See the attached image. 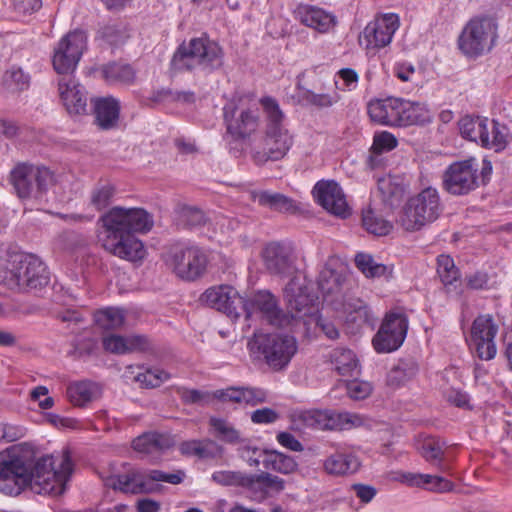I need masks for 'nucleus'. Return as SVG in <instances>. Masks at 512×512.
I'll return each instance as SVG.
<instances>
[{"label": "nucleus", "mask_w": 512, "mask_h": 512, "mask_svg": "<svg viewBox=\"0 0 512 512\" xmlns=\"http://www.w3.org/2000/svg\"><path fill=\"white\" fill-rule=\"evenodd\" d=\"M393 479L412 487L429 486L432 490L438 492L451 491L454 486L451 481L441 476L430 474L401 472L398 473L397 476H395Z\"/></svg>", "instance_id": "obj_30"}, {"label": "nucleus", "mask_w": 512, "mask_h": 512, "mask_svg": "<svg viewBox=\"0 0 512 512\" xmlns=\"http://www.w3.org/2000/svg\"><path fill=\"white\" fill-rule=\"evenodd\" d=\"M223 118L227 134L235 140L249 137L259 126V115L256 110L243 109L238 111L233 103L224 106Z\"/></svg>", "instance_id": "obj_17"}, {"label": "nucleus", "mask_w": 512, "mask_h": 512, "mask_svg": "<svg viewBox=\"0 0 512 512\" xmlns=\"http://www.w3.org/2000/svg\"><path fill=\"white\" fill-rule=\"evenodd\" d=\"M499 326L490 314L478 315L471 326V342L479 359L489 361L495 358V338Z\"/></svg>", "instance_id": "obj_16"}, {"label": "nucleus", "mask_w": 512, "mask_h": 512, "mask_svg": "<svg viewBox=\"0 0 512 512\" xmlns=\"http://www.w3.org/2000/svg\"><path fill=\"white\" fill-rule=\"evenodd\" d=\"M418 366L414 361H401L387 374V385L398 388L416 376Z\"/></svg>", "instance_id": "obj_43"}, {"label": "nucleus", "mask_w": 512, "mask_h": 512, "mask_svg": "<svg viewBox=\"0 0 512 512\" xmlns=\"http://www.w3.org/2000/svg\"><path fill=\"white\" fill-rule=\"evenodd\" d=\"M290 321L312 316L318 311L317 297L302 286L296 278H292L284 289Z\"/></svg>", "instance_id": "obj_18"}, {"label": "nucleus", "mask_w": 512, "mask_h": 512, "mask_svg": "<svg viewBox=\"0 0 512 512\" xmlns=\"http://www.w3.org/2000/svg\"><path fill=\"white\" fill-rule=\"evenodd\" d=\"M176 393L180 397L181 401L188 405H204L210 401L211 396L213 397V393L210 394L207 391L189 389L186 387H178L176 389Z\"/></svg>", "instance_id": "obj_58"}, {"label": "nucleus", "mask_w": 512, "mask_h": 512, "mask_svg": "<svg viewBox=\"0 0 512 512\" xmlns=\"http://www.w3.org/2000/svg\"><path fill=\"white\" fill-rule=\"evenodd\" d=\"M251 197L262 207L278 212H294L297 209L295 201L281 193L270 191H253Z\"/></svg>", "instance_id": "obj_35"}, {"label": "nucleus", "mask_w": 512, "mask_h": 512, "mask_svg": "<svg viewBox=\"0 0 512 512\" xmlns=\"http://www.w3.org/2000/svg\"><path fill=\"white\" fill-rule=\"evenodd\" d=\"M242 472L236 471H215L212 474V480L223 486H240L243 481Z\"/></svg>", "instance_id": "obj_59"}, {"label": "nucleus", "mask_w": 512, "mask_h": 512, "mask_svg": "<svg viewBox=\"0 0 512 512\" xmlns=\"http://www.w3.org/2000/svg\"><path fill=\"white\" fill-rule=\"evenodd\" d=\"M211 433L220 441L235 445L241 443V433L228 420L216 416L209 418Z\"/></svg>", "instance_id": "obj_41"}, {"label": "nucleus", "mask_w": 512, "mask_h": 512, "mask_svg": "<svg viewBox=\"0 0 512 512\" xmlns=\"http://www.w3.org/2000/svg\"><path fill=\"white\" fill-rule=\"evenodd\" d=\"M202 300L211 308L225 313L232 318L241 315L243 297L230 285H220L207 289Z\"/></svg>", "instance_id": "obj_21"}, {"label": "nucleus", "mask_w": 512, "mask_h": 512, "mask_svg": "<svg viewBox=\"0 0 512 512\" xmlns=\"http://www.w3.org/2000/svg\"><path fill=\"white\" fill-rule=\"evenodd\" d=\"M184 477L185 474L183 471H177L175 473H166L156 469L149 470L146 473L131 471L113 477L111 479V485L114 489H119L124 493L142 494L153 491L150 481L167 482L177 485L183 481Z\"/></svg>", "instance_id": "obj_12"}, {"label": "nucleus", "mask_w": 512, "mask_h": 512, "mask_svg": "<svg viewBox=\"0 0 512 512\" xmlns=\"http://www.w3.org/2000/svg\"><path fill=\"white\" fill-rule=\"evenodd\" d=\"M164 259L173 273L185 281H195L202 277L208 264L203 249L189 243L171 245Z\"/></svg>", "instance_id": "obj_10"}, {"label": "nucleus", "mask_w": 512, "mask_h": 512, "mask_svg": "<svg viewBox=\"0 0 512 512\" xmlns=\"http://www.w3.org/2000/svg\"><path fill=\"white\" fill-rule=\"evenodd\" d=\"M115 194V187L110 183L97 185L91 193V204L98 211L110 205Z\"/></svg>", "instance_id": "obj_55"}, {"label": "nucleus", "mask_w": 512, "mask_h": 512, "mask_svg": "<svg viewBox=\"0 0 512 512\" xmlns=\"http://www.w3.org/2000/svg\"><path fill=\"white\" fill-rule=\"evenodd\" d=\"M508 129L497 121L491 122V132L487 128L485 137L482 139V146L485 148H494L496 151L502 150L507 144Z\"/></svg>", "instance_id": "obj_50"}, {"label": "nucleus", "mask_w": 512, "mask_h": 512, "mask_svg": "<svg viewBox=\"0 0 512 512\" xmlns=\"http://www.w3.org/2000/svg\"><path fill=\"white\" fill-rule=\"evenodd\" d=\"M408 330V318L403 312L391 311L385 318L372 339L378 353H390L397 350L404 342Z\"/></svg>", "instance_id": "obj_14"}, {"label": "nucleus", "mask_w": 512, "mask_h": 512, "mask_svg": "<svg viewBox=\"0 0 512 512\" xmlns=\"http://www.w3.org/2000/svg\"><path fill=\"white\" fill-rule=\"evenodd\" d=\"M224 64V51L218 42L207 36L195 37L181 43L170 61L174 72H191L197 68L212 73Z\"/></svg>", "instance_id": "obj_5"}, {"label": "nucleus", "mask_w": 512, "mask_h": 512, "mask_svg": "<svg viewBox=\"0 0 512 512\" xmlns=\"http://www.w3.org/2000/svg\"><path fill=\"white\" fill-rule=\"evenodd\" d=\"M441 211L437 189L427 187L407 201L400 216V224L406 231H417L434 222Z\"/></svg>", "instance_id": "obj_9"}, {"label": "nucleus", "mask_w": 512, "mask_h": 512, "mask_svg": "<svg viewBox=\"0 0 512 512\" xmlns=\"http://www.w3.org/2000/svg\"><path fill=\"white\" fill-rule=\"evenodd\" d=\"M103 347L114 354H126L134 351H145L149 348V341L142 335H109L103 338Z\"/></svg>", "instance_id": "obj_28"}, {"label": "nucleus", "mask_w": 512, "mask_h": 512, "mask_svg": "<svg viewBox=\"0 0 512 512\" xmlns=\"http://www.w3.org/2000/svg\"><path fill=\"white\" fill-rule=\"evenodd\" d=\"M251 355L262 359L273 371L284 370L298 350L296 338L283 333L255 332L247 343Z\"/></svg>", "instance_id": "obj_7"}, {"label": "nucleus", "mask_w": 512, "mask_h": 512, "mask_svg": "<svg viewBox=\"0 0 512 512\" xmlns=\"http://www.w3.org/2000/svg\"><path fill=\"white\" fill-rule=\"evenodd\" d=\"M31 77L20 67H11L3 75V85L10 92H22L30 87Z\"/></svg>", "instance_id": "obj_48"}, {"label": "nucleus", "mask_w": 512, "mask_h": 512, "mask_svg": "<svg viewBox=\"0 0 512 512\" xmlns=\"http://www.w3.org/2000/svg\"><path fill=\"white\" fill-rule=\"evenodd\" d=\"M295 19L319 33H327L337 24L336 16L326 10L308 4H300L294 10Z\"/></svg>", "instance_id": "obj_25"}, {"label": "nucleus", "mask_w": 512, "mask_h": 512, "mask_svg": "<svg viewBox=\"0 0 512 512\" xmlns=\"http://www.w3.org/2000/svg\"><path fill=\"white\" fill-rule=\"evenodd\" d=\"M331 363L337 373L344 377H356L359 372V362L354 352L350 349L337 347L330 353Z\"/></svg>", "instance_id": "obj_34"}, {"label": "nucleus", "mask_w": 512, "mask_h": 512, "mask_svg": "<svg viewBox=\"0 0 512 512\" xmlns=\"http://www.w3.org/2000/svg\"><path fill=\"white\" fill-rule=\"evenodd\" d=\"M100 221L101 241L106 251L130 262H141L145 258V246L136 233H147L153 227V218L146 210L115 206L103 214Z\"/></svg>", "instance_id": "obj_2"}, {"label": "nucleus", "mask_w": 512, "mask_h": 512, "mask_svg": "<svg viewBox=\"0 0 512 512\" xmlns=\"http://www.w3.org/2000/svg\"><path fill=\"white\" fill-rule=\"evenodd\" d=\"M356 267L368 278L381 276L391 277L392 267L378 263L367 253H358L355 256Z\"/></svg>", "instance_id": "obj_44"}, {"label": "nucleus", "mask_w": 512, "mask_h": 512, "mask_svg": "<svg viewBox=\"0 0 512 512\" xmlns=\"http://www.w3.org/2000/svg\"><path fill=\"white\" fill-rule=\"evenodd\" d=\"M437 274L447 292L452 291L454 284L460 280V271L451 256L441 254L437 257Z\"/></svg>", "instance_id": "obj_42"}, {"label": "nucleus", "mask_w": 512, "mask_h": 512, "mask_svg": "<svg viewBox=\"0 0 512 512\" xmlns=\"http://www.w3.org/2000/svg\"><path fill=\"white\" fill-rule=\"evenodd\" d=\"M170 378L169 374L159 368L146 369L135 376V381L144 388H156Z\"/></svg>", "instance_id": "obj_56"}, {"label": "nucleus", "mask_w": 512, "mask_h": 512, "mask_svg": "<svg viewBox=\"0 0 512 512\" xmlns=\"http://www.w3.org/2000/svg\"><path fill=\"white\" fill-rule=\"evenodd\" d=\"M458 125L463 138L482 145V139L488 127L487 118L466 115L460 119Z\"/></svg>", "instance_id": "obj_40"}, {"label": "nucleus", "mask_w": 512, "mask_h": 512, "mask_svg": "<svg viewBox=\"0 0 512 512\" xmlns=\"http://www.w3.org/2000/svg\"><path fill=\"white\" fill-rule=\"evenodd\" d=\"M95 124L107 131L117 127L120 118V102L113 96L97 97L91 100Z\"/></svg>", "instance_id": "obj_26"}, {"label": "nucleus", "mask_w": 512, "mask_h": 512, "mask_svg": "<svg viewBox=\"0 0 512 512\" xmlns=\"http://www.w3.org/2000/svg\"><path fill=\"white\" fill-rule=\"evenodd\" d=\"M64 456L55 469L53 455L33 462L29 445L19 444L0 452V493L18 496L30 488L37 494L60 496L64 492Z\"/></svg>", "instance_id": "obj_1"}, {"label": "nucleus", "mask_w": 512, "mask_h": 512, "mask_svg": "<svg viewBox=\"0 0 512 512\" xmlns=\"http://www.w3.org/2000/svg\"><path fill=\"white\" fill-rule=\"evenodd\" d=\"M402 98L389 96L371 99L367 113L372 122L388 127H401Z\"/></svg>", "instance_id": "obj_23"}, {"label": "nucleus", "mask_w": 512, "mask_h": 512, "mask_svg": "<svg viewBox=\"0 0 512 512\" xmlns=\"http://www.w3.org/2000/svg\"><path fill=\"white\" fill-rule=\"evenodd\" d=\"M362 225L371 234L377 236L387 235L392 229L389 221L377 215L372 209L368 208L362 213Z\"/></svg>", "instance_id": "obj_51"}, {"label": "nucleus", "mask_w": 512, "mask_h": 512, "mask_svg": "<svg viewBox=\"0 0 512 512\" xmlns=\"http://www.w3.org/2000/svg\"><path fill=\"white\" fill-rule=\"evenodd\" d=\"M262 462L266 469H271L282 474H290L297 468V463L293 457L279 452L265 453Z\"/></svg>", "instance_id": "obj_47"}, {"label": "nucleus", "mask_w": 512, "mask_h": 512, "mask_svg": "<svg viewBox=\"0 0 512 512\" xmlns=\"http://www.w3.org/2000/svg\"><path fill=\"white\" fill-rule=\"evenodd\" d=\"M421 454L433 465H436L441 471L446 472L448 466L443 463L444 442L439 439H428L421 447Z\"/></svg>", "instance_id": "obj_49"}, {"label": "nucleus", "mask_w": 512, "mask_h": 512, "mask_svg": "<svg viewBox=\"0 0 512 512\" xmlns=\"http://www.w3.org/2000/svg\"><path fill=\"white\" fill-rule=\"evenodd\" d=\"M179 452L186 457L215 459L222 455L223 449L212 439H192L179 444Z\"/></svg>", "instance_id": "obj_29"}, {"label": "nucleus", "mask_w": 512, "mask_h": 512, "mask_svg": "<svg viewBox=\"0 0 512 512\" xmlns=\"http://www.w3.org/2000/svg\"><path fill=\"white\" fill-rule=\"evenodd\" d=\"M266 269L275 275L287 276L295 270L294 248L290 243L270 242L262 252Z\"/></svg>", "instance_id": "obj_20"}, {"label": "nucleus", "mask_w": 512, "mask_h": 512, "mask_svg": "<svg viewBox=\"0 0 512 512\" xmlns=\"http://www.w3.org/2000/svg\"><path fill=\"white\" fill-rule=\"evenodd\" d=\"M173 445L172 438L167 434L148 432L133 440L135 451L143 454L159 453L169 449Z\"/></svg>", "instance_id": "obj_33"}, {"label": "nucleus", "mask_w": 512, "mask_h": 512, "mask_svg": "<svg viewBox=\"0 0 512 512\" xmlns=\"http://www.w3.org/2000/svg\"><path fill=\"white\" fill-rule=\"evenodd\" d=\"M87 33L82 29H75L66 34V74L73 72L83 53L87 50Z\"/></svg>", "instance_id": "obj_31"}, {"label": "nucleus", "mask_w": 512, "mask_h": 512, "mask_svg": "<svg viewBox=\"0 0 512 512\" xmlns=\"http://www.w3.org/2000/svg\"><path fill=\"white\" fill-rule=\"evenodd\" d=\"M297 87L302 90L301 96L303 100L320 109L329 108L340 100L339 94L335 91L332 93H315L312 90L303 88L300 83L297 84Z\"/></svg>", "instance_id": "obj_53"}, {"label": "nucleus", "mask_w": 512, "mask_h": 512, "mask_svg": "<svg viewBox=\"0 0 512 512\" xmlns=\"http://www.w3.org/2000/svg\"><path fill=\"white\" fill-rule=\"evenodd\" d=\"M296 429L347 430L362 425V418L354 413H336L331 410H296L291 415Z\"/></svg>", "instance_id": "obj_11"}, {"label": "nucleus", "mask_w": 512, "mask_h": 512, "mask_svg": "<svg viewBox=\"0 0 512 512\" xmlns=\"http://www.w3.org/2000/svg\"><path fill=\"white\" fill-rule=\"evenodd\" d=\"M265 116V135L261 149L253 152V160L261 165L267 161L283 159L294 143V137L286 124V116L278 101L271 96L260 98Z\"/></svg>", "instance_id": "obj_3"}, {"label": "nucleus", "mask_w": 512, "mask_h": 512, "mask_svg": "<svg viewBox=\"0 0 512 512\" xmlns=\"http://www.w3.org/2000/svg\"><path fill=\"white\" fill-rule=\"evenodd\" d=\"M100 387L90 381H79L70 384L66 389V395L74 406L83 407L100 395Z\"/></svg>", "instance_id": "obj_38"}, {"label": "nucleus", "mask_w": 512, "mask_h": 512, "mask_svg": "<svg viewBox=\"0 0 512 512\" xmlns=\"http://www.w3.org/2000/svg\"><path fill=\"white\" fill-rule=\"evenodd\" d=\"M279 413L272 408L264 407L251 413V421L254 424L267 425L276 422L279 419Z\"/></svg>", "instance_id": "obj_61"}, {"label": "nucleus", "mask_w": 512, "mask_h": 512, "mask_svg": "<svg viewBox=\"0 0 512 512\" xmlns=\"http://www.w3.org/2000/svg\"><path fill=\"white\" fill-rule=\"evenodd\" d=\"M213 398L222 402H232L254 407L267 402L268 393L260 387L230 386L214 391Z\"/></svg>", "instance_id": "obj_24"}, {"label": "nucleus", "mask_w": 512, "mask_h": 512, "mask_svg": "<svg viewBox=\"0 0 512 512\" xmlns=\"http://www.w3.org/2000/svg\"><path fill=\"white\" fill-rule=\"evenodd\" d=\"M351 489L356 493V496L363 503H369L376 495V489L371 485L356 483L351 486Z\"/></svg>", "instance_id": "obj_64"}, {"label": "nucleus", "mask_w": 512, "mask_h": 512, "mask_svg": "<svg viewBox=\"0 0 512 512\" xmlns=\"http://www.w3.org/2000/svg\"><path fill=\"white\" fill-rule=\"evenodd\" d=\"M95 323L104 330L119 329L125 321V314L119 308L108 307L94 314Z\"/></svg>", "instance_id": "obj_46"}, {"label": "nucleus", "mask_w": 512, "mask_h": 512, "mask_svg": "<svg viewBox=\"0 0 512 512\" xmlns=\"http://www.w3.org/2000/svg\"><path fill=\"white\" fill-rule=\"evenodd\" d=\"M103 79L110 85H133L136 82V70L123 62H109L101 67Z\"/></svg>", "instance_id": "obj_32"}, {"label": "nucleus", "mask_w": 512, "mask_h": 512, "mask_svg": "<svg viewBox=\"0 0 512 512\" xmlns=\"http://www.w3.org/2000/svg\"><path fill=\"white\" fill-rule=\"evenodd\" d=\"M276 439L280 445L291 451L301 452L304 449L302 443L289 432L278 433Z\"/></svg>", "instance_id": "obj_63"}, {"label": "nucleus", "mask_w": 512, "mask_h": 512, "mask_svg": "<svg viewBox=\"0 0 512 512\" xmlns=\"http://www.w3.org/2000/svg\"><path fill=\"white\" fill-rule=\"evenodd\" d=\"M9 182L15 195L23 203H39L49 188L56 183V177L54 172L44 165L18 162L10 171Z\"/></svg>", "instance_id": "obj_6"}, {"label": "nucleus", "mask_w": 512, "mask_h": 512, "mask_svg": "<svg viewBox=\"0 0 512 512\" xmlns=\"http://www.w3.org/2000/svg\"><path fill=\"white\" fill-rule=\"evenodd\" d=\"M314 196L317 202L329 213L347 218L351 211L342 188L335 181H320L314 187Z\"/></svg>", "instance_id": "obj_22"}, {"label": "nucleus", "mask_w": 512, "mask_h": 512, "mask_svg": "<svg viewBox=\"0 0 512 512\" xmlns=\"http://www.w3.org/2000/svg\"><path fill=\"white\" fill-rule=\"evenodd\" d=\"M359 468V458L344 448H337L334 453L323 460V469L328 475H350L356 473Z\"/></svg>", "instance_id": "obj_27"}, {"label": "nucleus", "mask_w": 512, "mask_h": 512, "mask_svg": "<svg viewBox=\"0 0 512 512\" xmlns=\"http://www.w3.org/2000/svg\"><path fill=\"white\" fill-rule=\"evenodd\" d=\"M498 38V24L487 15L472 17L463 27L457 39L460 52L469 59H477L489 53Z\"/></svg>", "instance_id": "obj_8"}, {"label": "nucleus", "mask_w": 512, "mask_h": 512, "mask_svg": "<svg viewBox=\"0 0 512 512\" xmlns=\"http://www.w3.org/2000/svg\"><path fill=\"white\" fill-rule=\"evenodd\" d=\"M66 111L70 115H85L88 111L87 92L72 79L66 82Z\"/></svg>", "instance_id": "obj_37"}, {"label": "nucleus", "mask_w": 512, "mask_h": 512, "mask_svg": "<svg viewBox=\"0 0 512 512\" xmlns=\"http://www.w3.org/2000/svg\"><path fill=\"white\" fill-rule=\"evenodd\" d=\"M131 28L127 22H112L101 27L97 38L111 46L123 45L130 38Z\"/></svg>", "instance_id": "obj_39"}, {"label": "nucleus", "mask_w": 512, "mask_h": 512, "mask_svg": "<svg viewBox=\"0 0 512 512\" xmlns=\"http://www.w3.org/2000/svg\"><path fill=\"white\" fill-rule=\"evenodd\" d=\"M399 28V18L394 13L375 17L363 30V38L367 49H381L389 45L393 35Z\"/></svg>", "instance_id": "obj_19"}, {"label": "nucleus", "mask_w": 512, "mask_h": 512, "mask_svg": "<svg viewBox=\"0 0 512 512\" xmlns=\"http://www.w3.org/2000/svg\"><path fill=\"white\" fill-rule=\"evenodd\" d=\"M262 477V473L257 475L244 474L241 483V487L246 488L250 492L251 498L257 501H262L268 497V492Z\"/></svg>", "instance_id": "obj_54"}, {"label": "nucleus", "mask_w": 512, "mask_h": 512, "mask_svg": "<svg viewBox=\"0 0 512 512\" xmlns=\"http://www.w3.org/2000/svg\"><path fill=\"white\" fill-rule=\"evenodd\" d=\"M177 223L186 228L202 226L206 223L205 213L195 206L180 204L175 209Z\"/></svg>", "instance_id": "obj_45"}, {"label": "nucleus", "mask_w": 512, "mask_h": 512, "mask_svg": "<svg viewBox=\"0 0 512 512\" xmlns=\"http://www.w3.org/2000/svg\"><path fill=\"white\" fill-rule=\"evenodd\" d=\"M431 121V116L424 103L402 98L401 127L423 125Z\"/></svg>", "instance_id": "obj_36"}, {"label": "nucleus", "mask_w": 512, "mask_h": 512, "mask_svg": "<svg viewBox=\"0 0 512 512\" xmlns=\"http://www.w3.org/2000/svg\"><path fill=\"white\" fill-rule=\"evenodd\" d=\"M397 145L398 140L394 134L388 131H381L374 134L371 150L379 155L393 150Z\"/></svg>", "instance_id": "obj_57"}, {"label": "nucleus", "mask_w": 512, "mask_h": 512, "mask_svg": "<svg viewBox=\"0 0 512 512\" xmlns=\"http://www.w3.org/2000/svg\"><path fill=\"white\" fill-rule=\"evenodd\" d=\"M443 188L452 195H466L478 186V165L474 158L457 161L443 174Z\"/></svg>", "instance_id": "obj_15"}, {"label": "nucleus", "mask_w": 512, "mask_h": 512, "mask_svg": "<svg viewBox=\"0 0 512 512\" xmlns=\"http://www.w3.org/2000/svg\"><path fill=\"white\" fill-rule=\"evenodd\" d=\"M347 392L353 399H365L371 394L372 386L368 382L358 381L355 379L347 383Z\"/></svg>", "instance_id": "obj_60"}, {"label": "nucleus", "mask_w": 512, "mask_h": 512, "mask_svg": "<svg viewBox=\"0 0 512 512\" xmlns=\"http://www.w3.org/2000/svg\"><path fill=\"white\" fill-rule=\"evenodd\" d=\"M0 282L18 292H36L50 282L45 263L33 254H16L0 267Z\"/></svg>", "instance_id": "obj_4"}, {"label": "nucleus", "mask_w": 512, "mask_h": 512, "mask_svg": "<svg viewBox=\"0 0 512 512\" xmlns=\"http://www.w3.org/2000/svg\"><path fill=\"white\" fill-rule=\"evenodd\" d=\"M466 285L473 290H484L488 288L489 277L486 272L476 271L472 274L466 275Z\"/></svg>", "instance_id": "obj_62"}, {"label": "nucleus", "mask_w": 512, "mask_h": 512, "mask_svg": "<svg viewBox=\"0 0 512 512\" xmlns=\"http://www.w3.org/2000/svg\"><path fill=\"white\" fill-rule=\"evenodd\" d=\"M344 309L348 313V318L357 322L359 326L371 324L374 320L370 308L360 299L344 303Z\"/></svg>", "instance_id": "obj_52"}, {"label": "nucleus", "mask_w": 512, "mask_h": 512, "mask_svg": "<svg viewBox=\"0 0 512 512\" xmlns=\"http://www.w3.org/2000/svg\"><path fill=\"white\" fill-rule=\"evenodd\" d=\"M241 311L245 313L247 319L257 315L276 327L290 325L289 315L283 312L276 297L268 290H259L249 299L243 298Z\"/></svg>", "instance_id": "obj_13"}]
</instances>
